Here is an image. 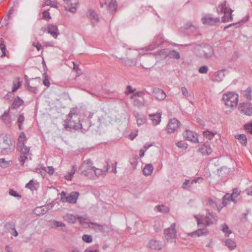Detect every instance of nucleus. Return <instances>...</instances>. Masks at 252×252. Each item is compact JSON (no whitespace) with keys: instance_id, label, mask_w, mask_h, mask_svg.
Returning <instances> with one entry per match:
<instances>
[{"instance_id":"72a5a7b5","label":"nucleus","mask_w":252,"mask_h":252,"mask_svg":"<svg viewBox=\"0 0 252 252\" xmlns=\"http://www.w3.org/2000/svg\"><path fill=\"white\" fill-rule=\"evenodd\" d=\"M24 103V101L22 99L20 98L19 96L15 97L12 102V107L13 108H17L22 105Z\"/></svg>"},{"instance_id":"de8ad7c7","label":"nucleus","mask_w":252,"mask_h":252,"mask_svg":"<svg viewBox=\"0 0 252 252\" xmlns=\"http://www.w3.org/2000/svg\"><path fill=\"white\" fill-rule=\"evenodd\" d=\"M24 120H25V118L24 116V114H20L18 118V120H17V123H18V127L20 129H22L23 128L22 125L24 123Z\"/></svg>"},{"instance_id":"49530a36","label":"nucleus","mask_w":252,"mask_h":252,"mask_svg":"<svg viewBox=\"0 0 252 252\" xmlns=\"http://www.w3.org/2000/svg\"><path fill=\"white\" fill-rule=\"evenodd\" d=\"M158 210L162 213H166L169 212V208L164 205H158L157 206Z\"/></svg>"},{"instance_id":"39448f33","label":"nucleus","mask_w":252,"mask_h":252,"mask_svg":"<svg viewBox=\"0 0 252 252\" xmlns=\"http://www.w3.org/2000/svg\"><path fill=\"white\" fill-rule=\"evenodd\" d=\"M73 115H74V119L75 118V117H77V116H75V114H73L72 113H69L68 115V119L67 120V122H65V124H64L63 126L65 128H70V129H73L74 130H78L79 129H81L82 128V124L80 123V121H78L77 122H76L75 120H72L71 119H72Z\"/></svg>"},{"instance_id":"e2e57ef3","label":"nucleus","mask_w":252,"mask_h":252,"mask_svg":"<svg viewBox=\"0 0 252 252\" xmlns=\"http://www.w3.org/2000/svg\"><path fill=\"white\" fill-rule=\"evenodd\" d=\"M28 155L20 154L19 158L20 162L21 165H24L25 160L28 158Z\"/></svg>"},{"instance_id":"f3484780","label":"nucleus","mask_w":252,"mask_h":252,"mask_svg":"<svg viewBox=\"0 0 252 252\" xmlns=\"http://www.w3.org/2000/svg\"><path fill=\"white\" fill-rule=\"evenodd\" d=\"M153 95L157 99L160 100H164L166 96V95L164 92L158 88H155L153 89Z\"/></svg>"},{"instance_id":"20e7f679","label":"nucleus","mask_w":252,"mask_h":252,"mask_svg":"<svg viewBox=\"0 0 252 252\" xmlns=\"http://www.w3.org/2000/svg\"><path fill=\"white\" fill-rule=\"evenodd\" d=\"M222 100L226 106L234 108L236 107L238 103V95L233 92H228L223 94Z\"/></svg>"},{"instance_id":"a211bd4d","label":"nucleus","mask_w":252,"mask_h":252,"mask_svg":"<svg viewBox=\"0 0 252 252\" xmlns=\"http://www.w3.org/2000/svg\"><path fill=\"white\" fill-rule=\"evenodd\" d=\"M49 209L48 205L37 207L33 210V214L38 216L43 215L47 212Z\"/></svg>"},{"instance_id":"b1692460","label":"nucleus","mask_w":252,"mask_h":252,"mask_svg":"<svg viewBox=\"0 0 252 252\" xmlns=\"http://www.w3.org/2000/svg\"><path fill=\"white\" fill-rule=\"evenodd\" d=\"M199 151L203 155H209L212 152V150L208 142H205L201 147L199 149Z\"/></svg>"},{"instance_id":"680f3d73","label":"nucleus","mask_w":252,"mask_h":252,"mask_svg":"<svg viewBox=\"0 0 252 252\" xmlns=\"http://www.w3.org/2000/svg\"><path fill=\"white\" fill-rule=\"evenodd\" d=\"M176 146L180 148L186 149L187 148V144L184 141H180L176 143Z\"/></svg>"},{"instance_id":"bb28decb","label":"nucleus","mask_w":252,"mask_h":252,"mask_svg":"<svg viewBox=\"0 0 252 252\" xmlns=\"http://www.w3.org/2000/svg\"><path fill=\"white\" fill-rule=\"evenodd\" d=\"M108 3L107 4V9L111 12H115L117 8V3L116 0H107Z\"/></svg>"},{"instance_id":"13d9d810","label":"nucleus","mask_w":252,"mask_h":252,"mask_svg":"<svg viewBox=\"0 0 252 252\" xmlns=\"http://www.w3.org/2000/svg\"><path fill=\"white\" fill-rule=\"evenodd\" d=\"M4 227L9 232H10L11 230H12V229L15 227V224L13 222L6 223L5 224Z\"/></svg>"},{"instance_id":"a878e982","label":"nucleus","mask_w":252,"mask_h":252,"mask_svg":"<svg viewBox=\"0 0 252 252\" xmlns=\"http://www.w3.org/2000/svg\"><path fill=\"white\" fill-rule=\"evenodd\" d=\"M231 201H233L234 203H236L237 200L233 198V195H231V194L229 193H226L222 198V204L223 206H225Z\"/></svg>"},{"instance_id":"58836bf2","label":"nucleus","mask_w":252,"mask_h":252,"mask_svg":"<svg viewBox=\"0 0 252 252\" xmlns=\"http://www.w3.org/2000/svg\"><path fill=\"white\" fill-rule=\"evenodd\" d=\"M77 170V167L76 165H74L72 166V169L70 172H68L67 175L64 176V178L67 180H71L72 178L75 174L76 171Z\"/></svg>"},{"instance_id":"5fc2aeb1","label":"nucleus","mask_w":252,"mask_h":252,"mask_svg":"<svg viewBox=\"0 0 252 252\" xmlns=\"http://www.w3.org/2000/svg\"><path fill=\"white\" fill-rule=\"evenodd\" d=\"M94 228L95 230L99 231L101 232H104V229L105 228L104 225H101L99 224H97V223H94Z\"/></svg>"},{"instance_id":"4d7b16f0","label":"nucleus","mask_w":252,"mask_h":252,"mask_svg":"<svg viewBox=\"0 0 252 252\" xmlns=\"http://www.w3.org/2000/svg\"><path fill=\"white\" fill-rule=\"evenodd\" d=\"M138 158L137 156H135L134 157L130 158L129 159V162L130 164L133 166V168L134 169L136 167V166L137 164V159Z\"/></svg>"},{"instance_id":"6e6d98bb","label":"nucleus","mask_w":252,"mask_h":252,"mask_svg":"<svg viewBox=\"0 0 252 252\" xmlns=\"http://www.w3.org/2000/svg\"><path fill=\"white\" fill-rule=\"evenodd\" d=\"M18 151H19L20 152L21 154L27 155L28 156L30 155V153H29L30 147L25 146L24 148H22L20 149V150H19Z\"/></svg>"},{"instance_id":"2eb2a0df","label":"nucleus","mask_w":252,"mask_h":252,"mask_svg":"<svg viewBox=\"0 0 252 252\" xmlns=\"http://www.w3.org/2000/svg\"><path fill=\"white\" fill-rule=\"evenodd\" d=\"M164 39L160 35L157 36L153 43L147 47V50H153L154 49L163 45Z\"/></svg>"},{"instance_id":"9b49d317","label":"nucleus","mask_w":252,"mask_h":252,"mask_svg":"<svg viewBox=\"0 0 252 252\" xmlns=\"http://www.w3.org/2000/svg\"><path fill=\"white\" fill-rule=\"evenodd\" d=\"M180 123L176 119L173 118L170 120L166 127V130L168 133H171L174 132L180 126Z\"/></svg>"},{"instance_id":"7ed1b4c3","label":"nucleus","mask_w":252,"mask_h":252,"mask_svg":"<svg viewBox=\"0 0 252 252\" xmlns=\"http://www.w3.org/2000/svg\"><path fill=\"white\" fill-rule=\"evenodd\" d=\"M216 216L212 212L209 213L206 216H194V218L197 220V223L198 227L201 226H207L214 223L217 220Z\"/></svg>"},{"instance_id":"774afa93","label":"nucleus","mask_w":252,"mask_h":252,"mask_svg":"<svg viewBox=\"0 0 252 252\" xmlns=\"http://www.w3.org/2000/svg\"><path fill=\"white\" fill-rule=\"evenodd\" d=\"M43 18L46 20L51 19L49 12L47 10L44 11L42 13Z\"/></svg>"},{"instance_id":"37998d69","label":"nucleus","mask_w":252,"mask_h":252,"mask_svg":"<svg viewBox=\"0 0 252 252\" xmlns=\"http://www.w3.org/2000/svg\"><path fill=\"white\" fill-rule=\"evenodd\" d=\"M0 49L2 53L1 56H6V47L4 43V40L2 38H0Z\"/></svg>"},{"instance_id":"ea45409f","label":"nucleus","mask_w":252,"mask_h":252,"mask_svg":"<svg viewBox=\"0 0 252 252\" xmlns=\"http://www.w3.org/2000/svg\"><path fill=\"white\" fill-rule=\"evenodd\" d=\"M11 164V160H6L4 158H0V166L1 167L5 168L8 167Z\"/></svg>"},{"instance_id":"79ce46f5","label":"nucleus","mask_w":252,"mask_h":252,"mask_svg":"<svg viewBox=\"0 0 252 252\" xmlns=\"http://www.w3.org/2000/svg\"><path fill=\"white\" fill-rule=\"evenodd\" d=\"M79 3L78 2H76L74 3H71L70 4V7L68 9L70 12L74 13L76 12L77 8L78 7Z\"/></svg>"},{"instance_id":"338daca9","label":"nucleus","mask_w":252,"mask_h":252,"mask_svg":"<svg viewBox=\"0 0 252 252\" xmlns=\"http://www.w3.org/2000/svg\"><path fill=\"white\" fill-rule=\"evenodd\" d=\"M26 140V136L25 133L23 132H22L20 134V135L18 137V142L25 143V141Z\"/></svg>"},{"instance_id":"5701e85b","label":"nucleus","mask_w":252,"mask_h":252,"mask_svg":"<svg viewBox=\"0 0 252 252\" xmlns=\"http://www.w3.org/2000/svg\"><path fill=\"white\" fill-rule=\"evenodd\" d=\"M168 55V50L167 49H162L155 53V56L157 59L163 60L165 59Z\"/></svg>"},{"instance_id":"864d4df0","label":"nucleus","mask_w":252,"mask_h":252,"mask_svg":"<svg viewBox=\"0 0 252 252\" xmlns=\"http://www.w3.org/2000/svg\"><path fill=\"white\" fill-rule=\"evenodd\" d=\"M82 240L86 243H91L93 241L92 237L91 235L84 234L82 236Z\"/></svg>"},{"instance_id":"1a4fd4ad","label":"nucleus","mask_w":252,"mask_h":252,"mask_svg":"<svg viewBox=\"0 0 252 252\" xmlns=\"http://www.w3.org/2000/svg\"><path fill=\"white\" fill-rule=\"evenodd\" d=\"M238 109L242 113L249 116H252V104L250 103H240Z\"/></svg>"},{"instance_id":"cd10ccee","label":"nucleus","mask_w":252,"mask_h":252,"mask_svg":"<svg viewBox=\"0 0 252 252\" xmlns=\"http://www.w3.org/2000/svg\"><path fill=\"white\" fill-rule=\"evenodd\" d=\"M133 115L136 119L137 124L138 126H141L146 122V119L142 114H139L137 112L134 111Z\"/></svg>"},{"instance_id":"a19ab883","label":"nucleus","mask_w":252,"mask_h":252,"mask_svg":"<svg viewBox=\"0 0 252 252\" xmlns=\"http://www.w3.org/2000/svg\"><path fill=\"white\" fill-rule=\"evenodd\" d=\"M221 230L222 232L225 233V235L226 237H228L232 233V231L229 229L228 226L225 223L222 224Z\"/></svg>"},{"instance_id":"412c9836","label":"nucleus","mask_w":252,"mask_h":252,"mask_svg":"<svg viewBox=\"0 0 252 252\" xmlns=\"http://www.w3.org/2000/svg\"><path fill=\"white\" fill-rule=\"evenodd\" d=\"M161 113H157L149 114L150 119L151 120L153 125H158L161 121Z\"/></svg>"},{"instance_id":"4be33fe9","label":"nucleus","mask_w":252,"mask_h":252,"mask_svg":"<svg viewBox=\"0 0 252 252\" xmlns=\"http://www.w3.org/2000/svg\"><path fill=\"white\" fill-rule=\"evenodd\" d=\"M79 195V192L72 191L68 195V196L65 197L66 201L70 203H75Z\"/></svg>"},{"instance_id":"6ab92c4d","label":"nucleus","mask_w":252,"mask_h":252,"mask_svg":"<svg viewBox=\"0 0 252 252\" xmlns=\"http://www.w3.org/2000/svg\"><path fill=\"white\" fill-rule=\"evenodd\" d=\"M225 71H226V69H222L218 71V72H215L214 74L213 77L212 78V81L213 82H217L221 81L224 77V72Z\"/></svg>"},{"instance_id":"aec40b11","label":"nucleus","mask_w":252,"mask_h":252,"mask_svg":"<svg viewBox=\"0 0 252 252\" xmlns=\"http://www.w3.org/2000/svg\"><path fill=\"white\" fill-rule=\"evenodd\" d=\"M109 161L110 160H108L106 162L107 166L106 170H102V169L97 168L96 167H95V168L93 170V172H94L95 176L96 178H98L100 175H106L107 172H108V170L110 168Z\"/></svg>"},{"instance_id":"052dcab7","label":"nucleus","mask_w":252,"mask_h":252,"mask_svg":"<svg viewBox=\"0 0 252 252\" xmlns=\"http://www.w3.org/2000/svg\"><path fill=\"white\" fill-rule=\"evenodd\" d=\"M9 194L12 196L17 197L18 199H20L21 198V195L19 194L16 191L13 189H10L9 191Z\"/></svg>"},{"instance_id":"2f4dec72","label":"nucleus","mask_w":252,"mask_h":252,"mask_svg":"<svg viewBox=\"0 0 252 252\" xmlns=\"http://www.w3.org/2000/svg\"><path fill=\"white\" fill-rule=\"evenodd\" d=\"M235 137L238 139L239 142L243 145L246 146L247 144V138L245 134H241L236 135Z\"/></svg>"},{"instance_id":"c756f323","label":"nucleus","mask_w":252,"mask_h":252,"mask_svg":"<svg viewBox=\"0 0 252 252\" xmlns=\"http://www.w3.org/2000/svg\"><path fill=\"white\" fill-rule=\"evenodd\" d=\"M63 219L69 223H74L76 221L77 218L72 214L67 213L63 216Z\"/></svg>"},{"instance_id":"7c9ffc66","label":"nucleus","mask_w":252,"mask_h":252,"mask_svg":"<svg viewBox=\"0 0 252 252\" xmlns=\"http://www.w3.org/2000/svg\"><path fill=\"white\" fill-rule=\"evenodd\" d=\"M223 242L225 243L226 246H227L230 250H234L236 247V245L235 242L229 239H224Z\"/></svg>"},{"instance_id":"4c0bfd02","label":"nucleus","mask_w":252,"mask_h":252,"mask_svg":"<svg viewBox=\"0 0 252 252\" xmlns=\"http://www.w3.org/2000/svg\"><path fill=\"white\" fill-rule=\"evenodd\" d=\"M192 184H190V180L186 179L182 187L184 189L190 191L192 189Z\"/></svg>"},{"instance_id":"423d86ee","label":"nucleus","mask_w":252,"mask_h":252,"mask_svg":"<svg viewBox=\"0 0 252 252\" xmlns=\"http://www.w3.org/2000/svg\"><path fill=\"white\" fill-rule=\"evenodd\" d=\"M175 223H173L170 228L165 229L164 231V234L166 239L171 242H174L176 236V231L175 230Z\"/></svg>"},{"instance_id":"c9c22d12","label":"nucleus","mask_w":252,"mask_h":252,"mask_svg":"<svg viewBox=\"0 0 252 252\" xmlns=\"http://www.w3.org/2000/svg\"><path fill=\"white\" fill-rule=\"evenodd\" d=\"M35 171L37 173L40 174L42 178H44L46 175V168L43 166H40L36 168Z\"/></svg>"},{"instance_id":"dca6fc26","label":"nucleus","mask_w":252,"mask_h":252,"mask_svg":"<svg viewBox=\"0 0 252 252\" xmlns=\"http://www.w3.org/2000/svg\"><path fill=\"white\" fill-rule=\"evenodd\" d=\"M47 32L50 33L54 38H57L59 35L58 27L51 24H48L47 26Z\"/></svg>"},{"instance_id":"9d476101","label":"nucleus","mask_w":252,"mask_h":252,"mask_svg":"<svg viewBox=\"0 0 252 252\" xmlns=\"http://www.w3.org/2000/svg\"><path fill=\"white\" fill-rule=\"evenodd\" d=\"M164 241L156 239H152L148 243V247L154 250H160L164 247Z\"/></svg>"},{"instance_id":"0e129e2a","label":"nucleus","mask_w":252,"mask_h":252,"mask_svg":"<svg viewBox=\"0 0 252 252\" xmlns=\"http://www.w3.org/2000/svg\"><path fill=\"white\" fill-rule=\"evenodd\" d=\"M245 129L249 132L250 134H252V122L250 123H248L246 124L244 126Z\"/></svg>"},{"instance_id":"3c124183","label":"nucleus","mask_w":252,"mask_h":252,"mask_svg":"<svg viewBox=\"0 0 252 252\" xmlns=\"http://www.w3.org/2000/svg\"><path fill=\"white\" fill-rule=\"evenodd\" d=\"M44 80L43 84L46 87H48L50 86V82L48 78V76L47 72H44L43 74Z\"/></svg>"},{"instance_id":"e433bc0d","label":"nucleus","mask_w":252,"mask_h":252,"mask_svg":"<svg viewBox=\"0 0 252 252\" xmlns=\"http://www.w3.org/2000/svg\"><path fill=\"white\" fill-rule=\"evenodd\" d=\"M51 224L52 228H56L59 227H63L65 226V224L62 222L55 220H53L51 221Z\"/></svg>"},{"instance_id":"0eeeda50","label":"nucleus","mask_w":252,"mask_h":252,"mask_svg":"<svg viewBox=\"0 0 252 252\" xmlns=\"http://www.w3.org/2000/svg\"><path fill=\"white\" fill-rule=\"evenodd\" d=\"M198 51L199 56L204 58H209L213 54V49L210 45L200 46Z\"/></svg>"},{"instance_id":"a18cd8bd","label":"nucleus","mask_w":252,"mask_h":252,"mask_svg":"<svg viewBox=\"0 0 252 252\" xmlns=\"http://www.w3.org/2000/svg\"><path fill=\"white\" fill-rule=\"evenodd\" d=\"M216 134V132H211L207 130L203 131L204 136L210 140L212 139Z\"/></svg>"},{"instance_id":"bf43d9fd","label":"nucleus","mask_w":252,"mask_h":252,"mask_svg":"<svg viewBox=\"0 0 252 252\" xmlns=\"http://www.w3.org/2000/svg\"><path fill=\"white\" fill-rule=\"evenodd\" d=\"M252 92V90L250 87H248L245 91V96L249 100H250L252 98V96L251 95Z\"/></svg>"},{"instance_id":"09e8293b","label":"nucleus","mask_w":252,"mask_h":252,"mask_svg":"<svg viewBox=\"0 0 252 252\" xmlns=\"http://www.w3.org/2000/svg\"><path fill=\"white\" fill-rule=\"evenodd\" d=\"M26 188L30 189L32 191H33V190L36 189L33 184V180H30L29 181V182L26 184Z\"/></svg>"},{"instance_id":"c03bdc74","label":"nucleus","mask_w":252,"mask_h":252,"mask_svg":"<svg viewBox=\"0 0 252 252\" xmlns=\"http://www.w3.org/2000/svg\"><path fill=\"white\" fill-rule=\"evenodd\" d=\"M89 16L91 19H94L97 22L99 21V18L97 13L94 10H90Z\"/></svg>"},{"instance_id":"f03ea898","label":"nucleus","mask_w":252,"mask_h":252,"mask_svg":"<svg viewBox=\"0 0 252 252\" xmlns=\"http://www.w3.org/2000/svg\"><path fill=\"white\" fill-rule=\"evenodd\" d=\"M95 167L93 165V162L91 159H88L83 161L79 168V171L82 175L87 177L90 179H94L93 170Z\"/></svg>"},{"instance_id":"f257e3e1","label":"nucleus","mask_w":252,"mask_h":252,"mask_svg":"<svg viewBox=\"0 0 252 252\" xmlns=\"http://www.w3.org/2000/svg\"><path fill=\"white\" fill-rule=\"evenodd\" d=\"M226 5L227 1L224 0L223 2L220 4L217 7V11L218 14H224L221 18V22L222 23L232 21L233 20L232 13L233 10L229 8L228 5L227 6Z\"/></svg>"},{"instance_id":"69168bd1","label":"nucleus","mask_w":252,"mask_h":252,"mask_svg":"<svg viewBox=\"0 0 252 252\" xmlns=\"http://www.w3.org/2000/svg\"><path fill=\"white\" fill-rule=\"evenodd\" d=\"M208 204L211 207L215 208L216 206H217L218 203L215 200H214L213 199L210 198L208 199Z\"/></svg>"},{"instance_id":"473e14b6","label":"nucleus","mask_w":252,"mask_h":252,"mask_svg":"<svg viewBox=\"0 0 252 252\" xmlns=\"http://www.w3.org/2000/svg\"><path fill=\"white\" fill-rule=\"evenodd\" d=\"M154 170V167L152 164H146L143 169V173L146 176L150 175Z\"/></svg>"},{"instance_id":"f704fd0d","label":"nucleus","mask_w":252,"mask_h":252,"mask_svg":"<svg viewBox=\"0 0 252 252\" xmlns=\"http://www.w3.org/2000/svg\"><path fill=\"white\" fill-rule=\"evenodd\" d=\"M168 57L170 59L178 60L180 58V55L179 53L175 50L168 51Z\"/></svg>"},{"instance_id":"603ef678","label":"nucleus","mask_w":252,"mask_h":252,"mask_svg":"<svg viewBox=\"0 0 252 252\" xmlns=\"http://www.w3.org/2000/svg\"><path fill=\"white\" fill-rule=\"evenodd\" d=\"M133 104L135 106L141 107L144 106L145 103L139 99H135L133 101Z\"/></svg>"},{"instance_id":"f8f14e48","label":"nucleus","mask_w":252,"mask_h":252,"mask_svg":"<svg viewBox=\"0 0 252 252\" xmlns=\"http://www.w3.org/2000/svg\"><path fill=\"white\" fill-rule=\"evenodd\" d=\"M201 21L204 24L214 26L220 22V19L219 17L214 18L210 15H207L202 17Z\"/></svg>"},{"instance_id":"c85d7f7f","label":"nucleus","mask_w":252,"mask_h":252,"mask_svg":"<svg viewBox=\"0 0 252 252\" xmlns=\"http://www.w3.org/2000/svg\"><path fill=\"white\" fill-rule=\"evenodd\" d=\"M1 118L3 122L7 125H10L12 121L14 120V118L12 119L10 116L8 111H5Z\"/></svg>"},{"instance_id":"8fccbe9b","label":"nucleus","mask_w":252,"mask_h":252,"mask_svg":"<svg viewBox=\"0 0 252 252\" xmlns=\"http://www.w3.org/2000/svg\"><path fill=\"white\" fill-rule=\"evenodd\" d=\"M73 69L76 72L77 77L82 74V71L79 68V64H73Z\"/></svg>"},{"instance_id":"4468645a","label":"nucleus","mask_w":252,"mask_h":252,"mask_svg":"<svg viewBox=\"0 0 252 252\" xmlns=\"http://www.w3.org/2000/svg\"><path fill=\"white\" fill-rule=\"evenodd\" d=\"M198 28L193 26L191 23H187L184 26V32L188 35H196L198 33Z\"/></svg>"},{"instance_id":"ddd939ff","label":"nucleus","mask_w":252,"mask_h":252,"mask_svg":"<svg viewBox=\"0 0 252 252\" xmlns=\"http://www.w3.org/2000/svg\"><path fill=\"white\" fill-rule=\"evenodd\" d=\"M183 136L185 139L188 141H190L193 143H198V136L196 133L193 132L192 131L186 130L183 133Z\"/></svg>"},{"instance_id":"6e6552de","label":"nucleus","mask_w":252,"mask_h":252,"mask_svg":"<svg viewBox=\"0 0 252 252\" xmlns=\"http://www.w3.org/2000/svg\"><path fill=\"white\" fill-rule=\"evenodd\" d=\"M10 145L7 141V137L6 135L0 136V152L5 154H8L10 151Z\"/></svg>"},{"instance_id":"393cba45","label":"nucleus","mask_w":252,"mask_h":252,"mask_svg":"<svg viewBox=\"0 0 252 252\" xmlns=\"http://www.w3.org/2000/svg\"><path fill=\"white\" fill-rule=\"evenodd\" d=\"M209 234V231L206 228L198 229L197 230L189 233L188 234L189 236L194 237H200L203 235H207Z\"/></svg>"}]
</instances>
